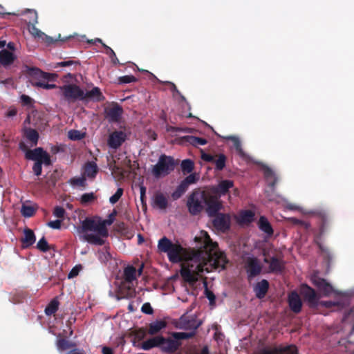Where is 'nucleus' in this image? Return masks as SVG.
Wrapping results in <instances>:
<instances>
[{
    "mask_svg": "<svg viewBox=\"0 0 354 354\" xmlns=\"http://www.w3.org/2000/svg\"><path fill=\"white\" fill-rule=\"evenodd\" d=\"M194 241L198 250L182 264L180 269L182 278L192 286L198 281L201 273L213 269L224 270L228 263L225 254L217 250V243L212 241L207 232L202 230Z\"/></svg>",
    "mask_w": 354,
    "mask_h": 354,
    "instance_id": "1",
    "label": "nucleus"
},
{
    "mask_svg": "<svg viewBox=\"0 0 354 354\" xmlns=\"http://www.w3.org/2000/svg\"><path fill=\"white\" fill-rule=\"evenodd\" d=\"M187 207L191 215L196 216L204 209L207 215H213L221 211L223 205L221 200H218V196L213 195L209 191L195 189L187 198Z\"/></svg>",
    "mask_w": 354,
    "mask_h": 354,
    "instance_id": "2",
    "label": "nucleus"
},
{
    "mask_svg": "<svg viewBox=\"0 0 354 354\" xmlns=\"http://www.w3.org/2000/svg\"><path fill=\"white\" fill-rule=\"evenodd\" d=\"M77 232L84 234L82 236L84 241L95 245H102L105 241L101 237H107L109 232L100 221L96 222L94 219L86 217L82 221L81 226L78 227Z\"/></svg>",
    "mask_w": 354,
    "mask_h": 354,
    "instance_id": "3",
    "label": "nucleus"
},
{
    "mask_svg": "<svg viewBox=\"0 0 354 354\" xmlns=\"http://www.w3.org/2000/svg\"><path fill=\"white\" fill-rule=\"evenodd\" d=\"M19 148L26 151L25 157L28 160H34L35 162L32 167V171L36 176H40L42 172V164L50 165L51 160L50 155L41 147L34 149H28L24 142L19 143Z\"/></svg>",
    "mask_w": 354,
    "mask_h": 354,
    "instance_id": "4",
    "label": "nucleus"
},
{
    "mask_svg": "<svg viewBox=\"0 0 354 354\" xmlns=\"http://www.w3.org/2000/svg\"><path fill=\"white\" fill-rule=\"evenodd\" d=\"M158 249L160 252L167 253L171 263H179L184 260L185 248L178 242L173 243L166 236H163L158 241Z\"/></svg>",
    "mask_w": 354,
    "mask_h": 354,
    "instance_id": "5",
    "label": "nucleus"
},
{
    "mask_svg": "<svg viewBox=\"0 0 354 354\" xmlns=\"http://www.w3.org/2000/svg\"><path fill=\"white\" fill-rule=\"evenodd\" d=\"M178 165V161L173 157L162 154L158 162L153 165L151 174L156 178H160L169 175Z\"/></svg>",
    "mask_w": 354,
    "mask_h": 354,
    "instance_id": "6",
    "label": "nucleus"
},
{
    "mask_svg": "<svg viewBox=\"0 0 354 354\" xmlns=\"http://www.w3.org/2000/svg\"><path fill=\"white\" fill-rule=\"evenodd\" d=\"M194 332H173L171 333V337L174 339L164 337V341H162L160 347L163 351L173 353L181 346L182 344L180 340L190 339L194 337Z\"/></svg>",
    "mask_w": 354,
    "mask_h": 354,
    "instance_id": "7",
    "label": "nucleus"
},
{
    "mask_svg": "<svg viewBox=\"0 0 354 354\" xmlns=\"http://www.w3.org/2000/svg\"><path fill=\"white\" fill-rule=\"evenodd\" d=\"M137 279V271L133 266H127L123 271V281L122 282L121 289L127 288V292L124 295L127 297H131L135 293V290L132 287V283Z\"/></svg>",
    "mask_w": 354,
    "mask_h": 354,
    "instance_id": "8",
    "label": "nucleus"
},
{
    "mask_svg": "<svg viewBox=\"0 0 354 354\" xmlns=\"http://www.w3.org/2000/svg\"><path fill=\"white\" fill-rule=\"evenodd\" d=\"M62 95L68 102L83 100L84 91L75 84H68L59 86Z\"/></svg>",
    "mask_w": 354,
    "mask_h": 354,
    "instance_id": "9",
    "label": "nucleus"
},
{
    "mask_svg": "<svg viewBox=\"0 0 354 354\" xmlns=\"http://www.w3.org/2000/svg\"><path fill=\"white\" fill-rule=\"evenodd\" d=\"M213 218L212 222L214 227L220 232H226L231 227V216L227 213L216 212L213 215H208Z\"/></svg>",
    "mask_w": 354,
    "mask_h": 354,
    "instance_id": "10",
    "label": "nucleus"
},
{
    "mask_svg": "<svg viewBox=\"0 0 354 354\" xmlns=\"http://www.w3.org/2000/svg\"><path fill=\"white\" fill-rule=\"evenodd\" d=\"M300 294L304 301L307 302L310 308H315L319 307V297L315 290L306 283L300 287Z\"/></svg>",
    "mask_w": 354,
    "mask_h": 354,
    "instance_id": "11",
    "label": "nucleus"
},
{
    "mask_svg": "<svg viewBox=\"0 0 354 354\" xmlns=\"http://www.w3.org/2000/svg\"><path fill=\"white\" fill-rule=\"evenodd\" d=\"M245 268L249 280L261 274L262 266L256 257H248L246 259Z\"/></svg>",
    "mask_w": 354,
    "mask_h": 354,
    "instance_id": "12",
    "label": "nucleus"
},
{
    "mask_svg": "<svg viewBox=\"0 0 354 354\" xmlns=\"http://www.w3.org/2000/svg\"><path fill=\"white\" fill-rule=\"evenodd\" d=\"M127 139V134L122 131H115L110 134L108 145L112 149L119 148Z\"/></svg>",
    "mask_w": 354,
    "mask_h": 354,
    "instance_id": "13",
    "label": "nucleus"
},
{
    "mask_svg": "<svg viewBox=\"0 0 354 354\" xmlns=\"http://www.w3.org/2000/svg\"><path fill=\"white\" fill-rule=\"evenodd\" d=\"M234 186V182L231 180H221L216 187H214L210 192L213 195L218 196V200H221V196L225 195L230 188Z\"/></svg>",
    "mask_w": 354,
    "mask_h": 354,
    "instance_id": "14",
    "label": "nucleus"
},
{
    "mask_svg": "<svg viewBox=\"0 0 354 354\" xmlns=\"http://www.w3.org/2000/svg\"><path fill=\"white\" fill-rule=\"evenodd\" d=\"M313 283L325 296H328L333 291V286L329 283H328L326 280L324 279L315 277L314 279H313Z\"/></svg>",
    "mask_w": 354,
    "mask_h": 354,
    "instance_id": "15",
    "label": "nucleus"
},
{
    "mask_svg": "<svg viewBox=\"0 0 354 354\" xmlns=\"http://www.w3.org/2000/svg\"><path fill=\"white\" fill-rule=\"evenodd\" d=\"M122 113V107L117 103L114 104L111 108L106 110V118L110 122H118L120 120Z\"/></svg>",
    "mask_w": 354,
    "mask_h": 354,
    "instance_id": "16",
    "label": "nucleus"
},
{
    "mask_svg": "<svg viewBox=\"0 0 354 354\" xmlns=\"http://www.w3.org/2000/svg\"><path fill=\"white\" fill-rule=\"evenodd\" d=\"M265 263L269 264V268L272 272H280L284 269V262L282 259L276 257L265 258Z\"/></svg>",
    "mask_w": 354,
    "mask_h": 354,
    "instance_id": "17",
    "label": "nucleus"
},
{
    "mask_svg": "<svg viewBox=\"0 0 354 354\" xmlns=\"http://www.w3.org/2000/svg\"><path fill=\"white\" fill-rule=\"evenodd\" d=\"M288 304L290 309L295 313H299L301 310L302 302L299 295L296 292H292L288 296Z\"/></svg>",
    "mask_w": 354,
    "mask_h": 354,
    "instance_id": "18",
    "label": "nucleus"
},
{
    "mask_svg": "<svg viewBox=\"0 0 354 354\" xmlns=\"http://www.w3.org/2000/svg\"><path fill=\"white\" fill-rule=\"evenodd\" d=\"M316 215L319 220V232L323 234L327 230L330 224V218L325 210H320L316 212Z\"/></svg>",
    "mask_w": 354,
    "mask_h": 354,
    "instance_id": "19",
    "label": "nucleus"
},
{
    "mask_svg": "<svg viewBox=\"0 0 354 354\" xmlns=\"http://www.w3.org/2000/svg\"><path fill=\"white\" fill-rule=\"evenodd\" d=\"M151 205L153 207L165 209L168 206V200L162 193L158 192L154 194Z\"/></svg>",
    "mask_w": 354,
    "mask_h": 354,
    "instance_id": "20",
    "label": "nucleus"
},
{
    "mask_svg": "<svg viewBox=\"0 0 354 354\" xmlns=\"http://www.w3.org/2000/svg\"><path fill=\"white\" fill-rule=\"evenodd\" d=\"M87 99H92L96 102H102L105 100V97L103 95L100 88L93 87L91 91L86 93L84 92L83 100Z\"/></svg>",
    "mask_w": 354,
    "mask_h": 354,
    "instance_id": "21",
    "label": "nucleus"
},
{
    "mask_svg": "<svg viewBox=\"0 0 354 354\" xmlns=\"http://www.w3.org/2000/svg\"><path fill=\"white\" fill-rule=\"evenodd\" d=\"M258 227L261 231L266 234L267 237H271L274 234V230L271 224L267 218L263 216H261L259 218L258 221Z\"/></svg>",
    "mask_w": 354,
    "mask_h": 354,
    "instance_id": "22",
    "label": "nucleus"
},
{
    "mask_svg": "<svg viewBox=\"0 0 354 354\" xmlns=\"http://www.w3.org/2000/svg\"><path fill=\"white\" fill-rule=\"evenodd\" d=\"M24 236L21 239L22 247L23 248H28L35 242L36 236L34 232L29 228H26L24 230Z\"/></svg>",
    "mask_w": 354,
    "mask_h": 354,
    "instance_id": "23",
    "label": "nucleus"
},
{
    "mask_svg": "<svg viewBox=\"0 0 354 354\" xmlns=\"http://www.w3.org/2000/svg\"><path fill=\"white\" fill-rule=\"evenodd\" d=\"M269 288V283L266 279H262L260 282H258L254 290L256 294V297L259 299H263L265 297Z\"/></svg>",
    "mask_w": 354,
    "mask_h": 354,
    "instance_id": "24",
    "label": "nucleus"
},
{
    "mask_svg": "<svg viewBox=\"0 0 354 354\" xmlns=\"http://www.w3.org/2000/svg\"><path fill=\"white\" fill-rule=\"evenodd\" d=\"M162 341H164V337L162 336L150 338L142 343V348L145 351H148L153 347L160 346Z\"/></svg>",
    "mask_w": 354,
    "mask_h": 354,
    "instance_id": "25",
    "label": "nucleus"
},
{
    "mask_svg": "<svg viewBox=\"0 0 354 354\" xmlns=\"http://www.w3.org/2000/svg\"><path fill=\"white\" fill-rule=\"evenodd\" d=\"M183 143H189L194 147L205 145L207 143L206 139L193 136H185L180 138Z\"/></svg>",
    "mask_w": 354,
    "mask_h": 354,
    "instance_id": "26",
    "label": "nucleus"
},
{
    "mask_svg": "<svg viewBox=\"0 0 354 354\" xmlns=\"http://www.w3.org/2000/svg\"><path fill=\"white\" fill-rule=\"evenodd\" d=\"M15 59L14 54L6 49L0 51V64L3 66H8L13 63Z\"/></svg>",
    "mask_w": 354,
    "mask_h": 354,
    "instance_id": "27",
    "label": "nucleus"
},
{
    "mask_svg": "<svg viewBox=\"0 0 354 354\" xmlns=\"http://www.w3.org/2000/svg\"><path fill=\"white\" fill-rule=\"evenodd\" d=\"M265 178L269 180L268 186L272 191L274 190L277 183H278L279 178L275 175L274 171L269 167H266L264 170Z\"/></svg>",
    "mask_w": 354,
    "mask_h": 354,
    "instance_id": "28",
    "label": "nucleus"
},
{
    "mask_svg": "<svg viewBox=\"0 0 354 354\" xmlns=\"http://www.w3.org/2000/svg\"><path fill=\"white\" fill-rule=\"evenodd\" d=\"M167 326V323L163 320H157L154 322H152L149 326L148 333L150 335H155L160 331L162 329L165 328Z\"/></svg>",
    "mask_w": 354,
    "mask_h": 354,
    "instance_id": "29",
    "label": "nucleus"
},
{
    "mask_svg": "<svg viewBox=\"0 0 354 354\" xmlns=\"http://www.w3.org/2000/svg\"><path fill=\"white\" fill-rule=\"evenodd\" d=\"M98 172V168L95 162H88L84 165V175L88 178H95Z\"/></svg>",
    "mask_w": 354,
    "mask_h": 354,
    "instance_id": "30",
    "label": "nucleus"
},
{
    "mask_svg": "<svg viewBox=\"0 0 354 354\" xmlns=\"http://www.w3.org/2000/svg\"><path fill=\"white\" fill-rule=\"evenodd\" d=\"M24 135L26 138L32 143V145H36L39 138V133L33 129L28 128L25 129Z\"/></svg>",
    "mask_w": 354,
    "mask_h": 354,
    "instance_id": "31",
    "label": "nucleus"
},
{
    "mask_svg": "<svg viewBox=\"0 0 354 354\" xmlns=\"http://www.w3.org/2000/svg\"><path fill=\"white\" fill-rule=\"evenodd\" d=\"M59 302L57 297L53 299L46 307L44 312L47 316L54 315L59 308Z\"/></svg>",
    "mask_w": 354,
    "mask_h": 354,
    "instance_id": "32",
    "label": "nucleus"
},
{
    "mask_svg": "<svg viewBox=\"0 0 354 354\" xmlns=\"http://www.w3.org/2000/svg\"><path fill=\"white\" fill-rule=\"evenodd\" d=\"M214 160L213 163L215 165V169L217 171H222L226 164L227 157L223 153H219L215 155Z\"/></svg>",
    "mask_w": 354,
    "mask_h": 354,
    "instance_id": "33",
    "label": "nucleus"
},
{
    "mask_svg": "<svg viewBox=\"0 0 354 354\" xmlns=\"http://www.w3.org/2000/svg\"><path fill=\"white\" fill-rule=\"evenodd\" d=\"M226 139L232 142L236 151L241 157L244 158L245 156V153L242 148L241 142L238 137L232 136L227 137Z\"/></svg>",
    "mask_w": 354,
    "mask_h": 354,
    "instance_id": "34",
    "label": "nucleus"
},
{
    "mask_svg": "<svg viewBox=\"0 0 354 354\" xmlns=\"http://www.w3.org/2000/svg\"><path fill=\"white\" fill-rule=\"evenodd\" d=\"M189 185H188L184 179L180 182L179 185L176 187V190L172 194L174 199L179 198L188 189Z\"/></svg>",
    "mask_w": 354,
    "mask_h": 354,
    "instance_id": "35",
    "label": "nucleus"
},
{
    "mask_svg": "<svg viewBox=\"0 0 354 354\" xmlns=\"http://www.w3.org/2000/svg\"><path fill=\"white\" fill-rule=\"evenodd\" d=\"M36 247L39 250L43 252H46L50 249H54V245H49L44 236L39 240Z\"/></svg>",
    "mask_w": 354,
    "mask_h": 354,
    "instance_id": "36",
    "label": "nucleus"
},
{
    "mask_svg": "<svg viewBox=\"0 0 354 354\" xmlns=\"http://www.w3.org/2000/svg\"><path fill=\"white\" fill-rule=\"evenodd\" d=\"M181 170L183 174L191 173L194 168V163L190 159H185L181 162Z\"/></svg>",
    "mask_w": 354,
    "mask_h": 354,
    "instance_id": "37",
    "label": "nucleus"
},
{
    "mask_svg": "<svg viewBox=\"0 0 354 354\" xmlns=\"http://www.w3.org/2000/svg\"><path fill=\"white\" fill-rule=\"evenodd\" d=\"M33 75L42 78L44 80H53L55 76L54 74L41 71L39 68H32Z\"/></svg>",
    "mask_w": 354,
    "mask_h": 354,
    "instance_id": "38",
    "label": "nucleus"
},
{
    "mask_svg": "<svg viewBox=\"0 0 354 354\" xmlns=\"http://www.w3.org/2000/svg\"><path fill=\"white\" fill-rule=\"evenodd\" d=\"M73 346V344L71 343L65 338H60L57 341V348L60 351H66Z\"/></svg>",
    "mask_w": 354,
    "mask_h": 354,
    "instance_id": "39",
    "label": "nucleus"
},
{
    "mask_svg": "<svg viewBox=\"0 0 354 354\" xmlns=\"http://www.w3.org/2000/svg\"><path fill=\"white\" fill-rule=\"evenodd\" d=\"M35 209L30 205H22L21 207V214L25 217H31L35 214Z\"/></svg>",
    "mask_w": 354,
    "mask_h": 354,
    "instance_id": "40",
    "label": "nucleus"
},
{
    "mask_svg": "<svg viewBox=\"0 0 354 354\" xmlns=\"http://www.w3.org/2000/svg\"><path fill=\"white\" fill-rule=\"evenodd\" d=\"M32 84L37 87L43 88L44 89H52L57 88L56 84L46 83L43 81H32Z\"/></svg>",
    "mask_w": 354,
    "mask_h": 354,
    "instance_id": "41",
    "label": "nucleus"
},
{
    "mask_svg": "<svg viewBox=\"0 0 354 354\" xmlns=\"http://www.w3.org/2000/svg\"><path fill=\"white\" fill-rule=\"evenodd\" d=\"M26 12L28 14V25H35L36 24H37V12L35 10L30 9H28Z\"/></svg>",
    "mask_w": 354,
    "mask_h": 354,
    "instance_id": "42",
    "label": "nucleus"
},
{
    "mask_svg": "<svg viewBox=\"0 0 354 354\" xmlns=\"http://www.w3.org/2000/svg\"><path fill=\"white\" fill-rule=\"evenodd\" d=\"M118 84H129L131 82H137V78L134 77L133 75H124L119 77L118 79Z\"/></svg>",
    "mask_w": 354,
    "mask_h": 354,
    "instance_id": "43",
    "label": "nucleus"
},
{
    "mask_svg": "<svg viewBox=\"0 0 354 354\" xmlns=\"http://www.w3.org/2000/svg\"><path fill=\"white\" fill-rule=\"evenodd\" d=\"M204 286H205V297L209 299L210 304H214L215 303L216 297L213 292L209 290L207 288V283L206 280L204 281Z\"/></svg>",
    "mask_w": 354,
    "mask_h": 354,
    "instance_id": "44",
    "label": "nucleus"
},
{
    "mask_svg": "<svg viewBox=\"0 0 354 354\" xmlns=\"http://www.w3.org/2000/svg\"><path fill=\"white\" fill-rule=\"evenodd\" d=\"M254 214L250 210H246L241 214V218L243 222L250 223L252 221Z\"/></svg>",
    "mask_w": 354,
    "mask_h": 354,
    "instance_id": "45",
    "label": "nucleus"
},
{
    "mask_svg": "<svg viewBox=\"0 0 354 354\" xmlns=\"http://www.w3.org/2000/svg\"><path fill=\"white\" fill-rule=\"evenodd\" d=\"M123 192L124 191L122 188H118L116 192L110 197L109 202L113 205L116 203L122 196Z\"/></svg>",
    "mask_w": 354,
    "mask_h": 354,
    "instance_id": "46",
    "label": "nucleus"
},
{
    "mask_svg": "<svg viewBox=\"0 0 354 354\" xmlns=\"http://www.w3.org/2000/svg\"><path fill=\"white\" fill-rule=\"evenodd\" d=\"M83 137V134L78 130H71L68 132V138L72 140H80Z\"/></svg>",
    "mask_w": 354,
    "mask_h": 354,
    "instance_id": "47",
    "label": "nucleus"
},
{
    "mask_svg": "<svg viewBox=\"0 0 354 354\" xmlns=\"http://www.w3.org/2000/svg\"><path fill=\"white\" fill-rule=\"evenodd\" d=\"M95 198V196L93 193H85L82 195L80 201L82 204H86L94 201Z\"/></svg>",
    "mask_w": 354,
    "mask_h": 354,
    "instance_id": "48",
    "label": "nucleus"
},
{
    "mask_svg": "<svg viewBox=\"0 0 354 354\" xmlns=\"http://www.w3.org/2000/svg\"><path fill=\"white\" fill-rule=\"evenodd\" d=\"M66 214L65 209L61 206H56L53 210V215L58 218H64Z\"/></svg>",
    "mask_w": 354,
    "mask_h": 354,
    "instance_id": "49",
    "label": "nucleus"
},
{
    "mask_svg": "<svg viewBox=\"0 0 354 354\" xmlns=\"http://www.w3.org/2000/svg\"><path fill=\"white\" fill-rule=\"evenodd\" d=\"M73 65H80V63L79 61L67 60V61L57 62L55 64V67H57V66L68 67V66H71Z\"/></svg>",
    "mask_w": 354,
    "mask_h": 354,
    "instance_id": "50",
    "label": "nucleus"
},
{
    "mask_svg": "<svg viewBox=\"0 0 354 354\" xmlns=\"http://www.w3.org/2000/svg\"><path fill=\"white\" fill-rule=\"evenodd\" d=\"M116 214V211L113 210V212L109 215L108 219L104 221L100 220V223H102L104 227H106V225H111L113 223Z\"/></svg>",
    "mask_w": 354,
    "mask_h": 354,
    "instance_id": "51",
    "label": "nucleus"
},
{
    "mask_svg": "<svg viewBox=\"0 0 354 354\" xmlns=\"http://www.w3.org/2000/svg\"><path fill=\"white\" fill-rule=\"evenodd\" d=\"M342 321L344 322H354V306L348 312L345 313Z\"/></svg>",
    "mask_w": 354,
    "mask_h": 354,
    "instance_id": "52",
    "label": "nucleus"
},
{
    "mask_svg": "<svg viewBox=\"0 0 354 354\" xmlns=\"http://www.w3.org/2000/svg\"><path fill=\"white\" fill-rule=\"evenodd\" d=\"M200 323L196 324L194 320H189L186 324H185L184 328L185 329H192V332H194L196 333V330L200 326Z\"/></svg>",
    "mask_w": 354,
    "mask_h": 354,
    "instance_id": "53",
    "label": "nucleus"
},
{
    "mask_svg": "<svg viewBox=\"0 0 354 354\" xmlns=\"http://www.w3.org/2000/svg\"><path fill=\"white\" fill-rule=\"evenodd\" d=\"M146 187L143 185H141L140 186V201H141V203L142 205V206L144 207H146L147 204H146Z\"/></svg>",
    "mask_w": 354,
    "mask_h": 354,
    "instance_id": "54",
    "label": "nucleus"
},
{
    "mask_svg": "<svg viewBox=\"0 0 354 354\" xmlns=\"http://www.w3.org/2000/svg\"><path fill=\"white\" fill-rule=\"evenodd\" d=\"M141 311L147 315H152L153 313V310L149 302L145 303L142 305Z\"/></svg>",
    "mask_w": 354,
    "mask_h": 354,
    "instance_id": "55",
    "label": "nucleus"
},
{
    "mask_svg": "<svg viewBox=\"0 0 354 354\" xmlns=\"http://www.w3.org/2000/svg\"><path fill=\"white\" fill-rule=\"evenodd\" d=\"M20 99H21V104L24 106H31L32 104L33 100L28 95L24 94V95H21Z\"/></svg>",
    "mask_w": 354,
    "mask_h": 354,
    "instance_id": "56",
    "label": "nucleus"
},
{
    "mask_svg": "<svg viewBox=\"0 0 354 354\" xmlns=\"http://www.w3.org/2000/svg\"><path fill=\"white\" fill-rule=\"evenodd\" d=\"M337 304L331 301H319V306L325 307L326 308L330 309L337 306Z\"/></svg>",
    "mask_w": 354,
    "mask_h": 354,
    "instance_id": "57",
    "label": "nucleus"
},
{
    "mask_svg": "<svg viewBox=\"0 0 354 354\" xmlns=\"http://www.w3.org/2000/svg\"><path fill=\"white\" fill-rule=\"evenodd\" d=\"M62 225V220H55V221H50L48 223V226L55 230H59L61 228Z\"/></svg>",
    "mask_w": 354,
    "mask_h": 354,
    "instance_id": "58",
    "label": "nucleus"
},
{
    "mask_svg": "<svg viewBox=\"0 0 354 354\" xmlns=\"http://www.w3.org/2000/svg\"><path fill=\"white\" fill-rule=\"evenodd\" d=\"M197 180L198 178H196V174H191L184 179V180L189 185L196 183Z\"/></svg>",
    "mask_w": 354,
    "mask_h": 354,
    "instance_id": "59",
    "label": "nucleus"
},
{
    "mask_svg": "<svg viewBox=\"0 0 354 354\" xmlns=\"http://www.w3.org/2000/svg\"><path fill=\"white\" fill-rule=\"evenodd\" d=\"M165 84L171 86V91L172 92H174V93H176L180 95L181 99L183 100H185V97L180 94V93L178 91V89L177 88L176 86L173 82H165Z\"/></svg>",
    "mask_w": 354,
    "mask_h": 354,
    "instance_id": "60",
    "label": "nucleus"
},
{
    "mask_svg": "<svg viewBox=\"0 0 354 354\" xmlns=\"http://www.w3.org/2000/svg\"><path fill=\"white\" fill-rule=\"evenodd\" d=\"M30 32L35 36L40 37L43 32L36 28L35 25H28Z\"/></svg>",
    "mask_w": 354,
    "mask_h": 354,
    "instance_id": "61",
    "label": "nucleus"
},
{
    "mask_svg": "<svg viewBox=\"0 0 354 354\" xmlns=\"http://www.w3.org/2000/svg\"><path fill=\"white\" fill-rule=\"evenodd\" d=\"M201 158L204 161L213 163V161L214 160V158H216V156L215 155H212L209 153H203Z\"/></svg>",
    "mask_w": 354,
    "mask_h": 354,
    "instance_id": "62",
    "label": "nucleus"
},
{
    "mask_svg": "<svg viewBox=\"0 0 354 354\" xmlns=\"http://www.w3.org/2000/svg\"><path fill=\"white\" fill-rule=\"evenodd\" d=\"M72 183L73 185H79V186H84V185H85V178H73L72 180Z\"/></svg>",
    "mask_w": 354,
    "mask_h": 354,
    "instance_id": "63",
    "label": "nucleus"
},
{
    "mask_svg": "<svg viewBox=\"0 0 354 354\" xmlns=\"http://www.w3.org/2000/svg\"><path fill=\"white\" fill-rule=\"evenodd\" d=\"M78 272H79V270L77 267H75L73 268L71 271L70 272L68 273V277L70 279V278H73L75 277H76L77 274H78Z\"/></svg>",
    "mask_w": 354,
    "mask_h": 354,
    "instance_id": "64",
    "label": "nucleus"
}]
</instances>
